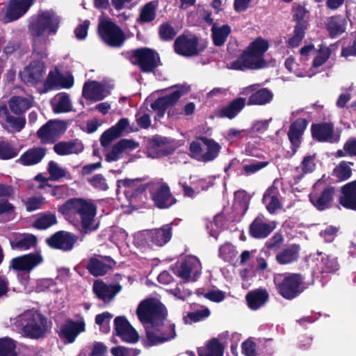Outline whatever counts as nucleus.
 <instances>
[{
    "instance_id": "obj_1",
    "label": "nucleus",
    "mask_w": 356,
    "mask_h": 356,
    "mask_svg": "<svg viewBox=\"0 0 356 356\" xmlns=\"http://www.w3.org/2000/svg\"><path fill=\"white\" fill-rule=\"evenodd\" d=\"M137 315L143 323L152 325V327L159 333L161 337H170V340L176 337L175 325L173 323H165L167 309L159 301L145 300L140 302L137 308Z\"/></svg>"
},
{
    "instance_id": "obj_2",
    "label": "nucleus",
    "mask_w": 356,
    "mask_h": 356,
    "mask_svg": "<svg viewBox=\"0 0 356 356\" xmlns=\"http://www.w3.org/2000/svg\"><path fill=\"white\" fill-rule=\"evenodd\" d=\"M63 216H74L79 222V230L82 234L96 231L99 221L95 218L97 206L90 201L81 198H72L58 207Z\"/></svg>"
},
{
    "instance_id": "obj_3",
    "label": "nucleus",
    "mask_w": 356,
    "mask_h": 356,
    "mask_svg": "<svg viewBox=\"0 0 356 356\" xmlns=\"http://www.w3.org/2000/svg\"><path fill=\"white\" fill-rule=\"evenodd\" d=\"M305 277L301 273H284L274 276L276 290L284 299L291 300L300 295L304 289Z\"/></svg>"
},
{
    "instance_id": "obj_4",
    "label": "nucleus",
    "mask_w": 356,
    "mask_h": 356,
    "mask_svg": "<svg viewBox=\"0 0 356 356\" xmlns=\"http://www.w3.org/2000/svg\"><path fill=\"white\" fill-rule=\"evenodd\" d=\"M23 333L31 339H40L47 331V319L36 310H27L19 316Z\"/></svg>"
},
{
    "instance_id": "obj_5",
    "label": "nucleus",
    "mask_w": 356,
    "mask_h": 356,
    "mask_svg": "<svg viewBox=\"0 0 356 356\" xmlns=\"http://www.w3.org/2000/svg\"><path fill=\"white\" fill-rule=\"evenodd\" d=\"M130 62L138 65L143 73L153 72L160 65L159 54L147 47L138 48L127 53Z\"/></svg>"
},
{
    "instance_id": "obj_6",
    "label": "nucleus",
    "mask_w": 356,
    "mask_h": 356,
    "mask_svg": "<svg viewBox=\"0 0 356 356\" xmlns=\"http://www.w3.org/2000/svg\"><path fill=\"white\" fill-rule=\"evenodd\" d=\"M60 17L52 10L38 13L35 20L29 26V31L32 36H41L45 31L49 35L56 33L60 24Z\"/></svg>"
},
{
    "instance_id": "obj_7",
    "label": "nucleus",
    "mask_w": 356,
    "mask_h": 356,
    "mask_svg": "<svg viewBox=\"0 0 356 356\" xmlns=\"http://www.w3.org/2000/svg\"><path fill=\"white\" fill-rule=\"evenodd\" d=\"M97 33L105 44L113 48L121 47L126 40L121 28L111 19L101 20L99 22Z\"/></svg>"
},
{
    "instance_id": "obj_8",
    "label": "nucleus",
    "mask_w": 356,
    "mask_h": 356,
    "mask_svg": "<svg viewBox=\"0 0 356 356\" xmlns=\"http://www.w3.org/2000/svg\"><path fill=\"white\" fill-rule=\"evenodd\" d=\"M220 146L213 140L200 137L190 144L191 156L199 161L208 162L218 155Z\"/></svg>"
},
{
    "instance_id": "obj_9",
    "label": "nucleus",
    "mask_w": 356,
    "mask_h": 356,
    "mask_svg": "<svg viewBox=\"0 0 356 356\" xmlns=\"http://www.w3.org/2000/svg\"><path fill=\"white\" fill-rule=\"evenodd\" d=\"M321 185L320 181L315 184L309 199L318 211H323L332 207L336 189L334 186L330 185L324 184L322 187Z\"/></svg>"
},
{
    "instance_id": "obj_10",
    "label": "nucleus",
    "mask_w": 356,
    "mask_h": 356,
    "mask_svg": "<svg viewBox=\"0 0 356 356\" xmlns=\"http://www.w3.org/2000/svg\"><path fill=\"white\" fill-rule=\"evenodd\" d=\"M267 63L264 57L259 56L246 49L236 60L231 68L236 70H259L266 67Z\"/></svg>"
},
{
    "instance_id": "obj_11",
    "label": "nucleus",
    "mask_w": 356,
    "mask_h": 356,
    "mask_svg": "<svg viewBox=\"0 0 356 356\" xmlns=\"http://www.w3.org/2000/svg\"><path fill=\"white\" fill-rule=\"evenodd\" d=\"M204 48V47H199V39L195 35L188 38L185 35H181L174 42L175 53L183 56H197Z\"/></svg>"
},
{
    "instance_id": "obj_12",
    "label": "nucleus",
    "mask_w": 356,
    "mask_h": 356,
    "mask_svg": "<svg viewBox=\"0 0 356 356\" xmlns=\"http://www.w3.org/2000/svg\"><path fill=\"white\" fill-rule=\"evenodd\" d=\"M276 228L275 221L269 222L261 213L257 215L248 227L249 236L254 239H264Z\"/></svg>"
},
{
    "instance_id": "obj_13",
    "label": "nucleus",
    "mask_w": 356,
    "mask_h": 356,
    "mask_svg": "<svg viewBox=\"0 0 356 356\" xmlns=\"http://www.w3.org/2000/svg\"><path fill=\"white\" fill-rule=\"evenodd\" d=\"M150 195L154 205L159 209H168L177 202L166 183H160L150 191Z\"/></svg>"
},
{
    "instance_id": "obj_14",
    "label": "nucleus",
    "mask_w": 356,
    "mask_h": 356,
    "mask_svg": "<svg viewBox=\"0 0 356 356\" xmlns=\"http://www.w3.org/2000/svg\"><path fill=\"white\" fill-rule=\"evenodd\" d=\"M65 129L66 126L63 122L49 120L38 130L37 136L43 144L53 143Z\"/></svg>"
},
{
    "instance_id": "obj_15",
    "label": "nucleus",
    "mask_w": 356,
    "mask_h": 356,
    "mask_svg": "<svg viewBox=\"0 0 356 356\" xmlns=\"http://www.w3.org/2000/svg\"><path fill=\"white\" fill-rule=\"evenodd\" d=\"M114 265L115 261L111 257L94 254L89 258L86 268L92 275L100 277L105 275Z\"/></svg>"
},
{
    "instance_id": "obj_16",
    "label": "nucleus",
    "mask_w": 356,
    "mask_h": 356,
    "mask_svg": "<svg viewBox=\"0 0 356 356\" xmlns=\"http://www.w3.org/2000/svg\"><path fill=\"white\" fill-rule=\"evenodd\" d=\"M42 262L43 258L40 253H30L13 258L10 261V268L18 271L29 273Z\"/></svg>"
},
{
    "instance_id": "obj_17",
    "label": "nucleus",
    "mask_w": 356,
    "mask_h": 356,
    "mask_svg": "<svg viewBox=\"0 0 356 356\" xmlns=\"http://www.w3.org/2000/svg\"><path fill=\"white\" fill-rule=\"evenodd\" d=\"M77 241V236L70 232L58 231L47 238L48 245L64 251L71 250Z\"/></svg>"
},
{
    "instance_id": "obj_18",
    "label": "nucleus",
    "mask_w": 356,
    "mask_h": 356,
    "mask_svg": "<svg viewBox=\"0 0 356 356\" xmlns=\"http://www.w3.org/2000/svg\"><path fill=\"white\" fill-rule=\"evenodd\" d=\"M140 235L147 243H152L158 246H163L170 240L172 228L170 225H165L160 229L143 230Z\"/></svg>"
},
{
    "instance_id": "obj_19",
    "label": "nucleus",
    "mask_w": 356,
    "mask_h": 356,
    "mask_svg": "<svg viewBox=\"0 0 356 356\" xmlns=\"http://www.w3.org/2000/svg\"><path fill=\"white\" fill-rule=\"evenodd\" d=\"M308 123L309 122L306 119L299 118L289 126L287 136L291 144L293 154L296 152L301 145L302 136L307 127Z\"/></svg>"
},
{
    "instance_id": "obj_20",
    "label": "nucleus",
    "mask_w": 356,
    "mask_h": 356,
    "mask_svg": "<svg viewBox=\"0 0 356 356\" xmlns=\"http://www.w3.org/2000/svg\"><path fill=\"white\" fill-rule=\"evenodd\" d=\"M122 286L118 284H106L102 281H95L92 286V291L96 296L104 303H110L117 293L121 291Z\"/></svg>"
},
{
    "instance_id": "obj_21",
    "label": "nucleus",
    "mask_w": 356,
    "mask_h": 356,
    "mask_svg": "<svg viewBox=\"0 0 356 356\" xmlns=\"http://www.w3.org/2000/svg\"><path fill=\"white\" fill-rule=\"evenodd\" d=\"M109 94L106 86L96 81H86L83 87L82 96L92 102H98L104 99Z\"/></svg>"
},
{
    "instance_id": "obj_22",
    "label": "nucleus",
    "mask_w": 356,
    "mask_h": 356,
    "mask_svg": "<svg viewBox=\"0 0 356 356\" xmlns=\"http://www.w3.org/2000/svg\"><path fill=\"white\" fill-rule=\"evenodd\" d=\"M34 0H10L6 13V22H10L23 16L33 4Z\"/></svg>"
},
{
    "instance_id": "obj_23",
    "label": "nucleus",
    "mask_w": 356,
    "mask_h": 356,
    "mask_svg": "<svg viewBox=\"0 0 356 356\" xmlns=\"http://www.w3.org/2000/svg\"><path fill=\"white\" fill-rule=\"evenodd\" d=\"M182 95L180 90H177L169 95L156 99L151 104V108L157 113L159 118H163L166 110L173 106Z\"/></svg>"
},
{
    "instance_id": "obj_24",
    "label": "nucleus",
    "mask_w": 356,
    "mask_h": 356,
    "mask_svg": "<svg viewBox=\"0 0 356 356\" xmlns=\"http://www.w3.org/2000/svg\"><path fill=\"white\" fill-rule=\"evenodd\" d=\"M84 322H75L72 319H67L66 323L61 326L59 336L65 342L71 343L74 341L78 334L84 331Z\"/></svg>"
},
{
    "instance_id": "obj_25",
    "label": "nucleus",
    "mask_w": 356,
    "mask_h": 356,
    "mask_svg": "<svg viewBox=\"0 0 356 356\" xmlns=\"http://www.w3.org/2000/svg\"><path fill=\"white\" fill-rule=\"evenodd\" d=\"M311 134L313 139L318 142H332L334 137V125L331 122L312 124Z\"/></svg>"
},
{
    "instance_id": "obj_26",
    "label": "nucleus",
    "mask_w": 356,
    "mask_h": 356,
    "mask_svg": "<svg viewBox=\"0 0 356 356\" xmlns=\"http://www.w3.org/2000/svg\"><path fill=\"white\" fill-rule=\"evenodd\" d=\"M45 65L42 60H33L25 67L24 71V81L35 84L39 83L44 73Z\"/></svg>"
},
{
    "instance_id": "obj_27",
    "label": "nucleus",
    "mask_w": 356,
    "mask_h": 356,
    "mask_svg": "<svg viewBox=\"0 0 356 356\" xmlns=\"http://www.w3.org/2000/svg\"><path fill=\"white\" fill-rule=\"evenodd\" d=\"M339 203L345 209L356 211V180L341 187Z\"/></svg>"
},
{
    "instance_id": "obj_28",
    "label": "nucleus",
    "mask_w": 356,
    "mask_h": 356,
    "mask_svg": "<svg viewBox=\"0 0 356 356\" xmlns=\"http://www.w3.org/2000/svg\"><path fill=\"white\" fill-rule=\"evenodd\" d=\"M139 144L131 139H121L115 143L111 151L105 155V160L107 162H113L119 160L125 149L133 150L136 149Z\"/></svg>"
},
{
    "instance_id": "obj_29",
    "label": "nucleus",
    "mask_w": 356,
    "mask_h": 356,
    "mask_svg": "<svg viewBox=\"0 0 356 356\" xmlns=\"http://www.w3.org/2000/svg\"><path fill=\"white\" fill-rule=\"evenodd\" d=\"M128 125V119H120L115 125L111 127L102 134L100 137L101 145L104 147L108 146L113 140L122 136Z\"/></svg>"
},
{
    "instance_id": "obj_30",
    "label": "nucleus",
    "mask_w": 356,
    "mask_h": 356,
    "mask_svg": "<svg viewBox=\"0 0 356 356\" xmlns=\"http://www.w3.org/2000/svg\"><path fill=\"white\" fill-rule=\"evenodd\" d=\"M300 246L298 244H290L275 255V261L280 265H288L297 261L300 257Z\"/></svg>"
},
{
    "instance_id": "obj_31",
    "label": "nucleus",
    "mask_w": 356,
    "mask_h": 356,
    "mask_svg": "<svg viewBox=\"0 0 356 356\" xmlns=\"http://www.w3.org/2000/svg\"><path fill=\"white\" fill-rule=\"evenodd\" d=\"M269 295L266 289H257L249 291L245 296L248 306L252 310L263 307L268 300Z\"/></svg>"
},
{
    "instance_id": "obj_32",
    "label": "nucleus",
    "mask_w": 356,
    "mask_h": 356,
    "mask_svg": "<svg viewBox=\"0 0 356 356\" xmlns=\"http://www.w3.org/2000/svg\"><path fill=\"white\" fill-rule=\"evenodd\" d=\"M262 202L266 204L268 212L274 214L276 210L282 208V203L279 200V191L276 187L272 186L265 191Z\"/></svg>"
},
{
    "instance_id": "obj_33",
    "label": "nucleus",
    "mask_w": 356,
    "mask_h": 356,
    "mask_svg": "<svg viewBox=\"0 0 356 356\" xmlns=\"http://www.w3.org/2000/svg\"><path fill=\"white\" fill-rule=\"evenodd\" d=\"M54 151L60 156L79 154L83 149L82 143L78 140L60 141L54 145Z\"/></svg>"
},
{
    "instance_id": "obj_34",
    "label": "nucleus",
    "mask_w": 356,
    "mask_h": 356,
    "mask_svg": "<svg viewBox=\"0 0 356 356\" xmlns=\"http://www.w3.org/2000/svg\"><path fill=\"white\" fill-rule=\"evenodd\" d=\"M0 121L8 124L14 131H20L25 126L24 117L11 115L6 105L0 106Z\"/></svg>"
},
{
    "instance_id": "obj_35",
    "label": "nucleus",
    "mask_w": 356,
    "mask_h": 356,
    "mask_svg": "<svg viewBox=\"0 0 356 356\" xmlns=\"http://www.w3.org/2000/svg\"><path fill=\"white\" fill-rule=\"evenodd\" d=\"M346 22L343 16L338 15L330 17L325 24V29L331 38H335L346 31Z\"/></svg>"
},
{
    "instance_id": "obj_36",
    "label": "nucleus",
    "mask_w": 356,
    "mask_h": 356,
    "mask_svg": "<svg viewBox=\"0 0 356 356\" xmlns=\"http://www.w3.org/2000/svg\"><path fill=\"white\" fill-rule=\"evenodd\" d=\"M47 152L44 147H33L25 152L20 158L17 160L24 165H32L38 163L44 158Z\"/></svg>"
},
{
    "instance_id": "obj_37",
    "label": "nucleus",
    "mask_w": 356,
    "mask_h": 356,
    "mask_svg": "<svg viewBox=\"0 0 356 356\" xmlns=\"http://www.w3.org/2000/svg\"><path fill=\"white\" fill-rule=\"evenodd\" d=\"M200 265L199 261L195 258H190L180 264H176L172 268L174 273L178 277L184 279L188 280L191 277V273Z\"/></svg>"
},
{
    "instance_id": "obj_38",
    "label": "nucleus",
    "mask_w": 356,
    "mask_h": 356,
    "mask_svg": "<svg viewBox=\"0 0 356 356\" xmlns=\"http://www.w3.org/2000/svg\"><path fill=\"white\" fill-rule=\"evenodd\" d=\"M37 237L33 234H24L16 236L10 241V245L13 250H26L35 246Z\"/></svg>"
},
{
    "instance_id": "obj_39",
    "label": "nucleus",
    "mask_w": 356,
    "mask_h": 356,
    "mask_svg": "<svg viewBox=\"0 0 356 356\" xmlns=\"http://www.w3.org/2000/svg\"><path fill=\"white\" fill-rule=\"evenodd\" d=\"M273 98V93L267 88H261L252 93L248 97L247 104L265 105L270 103Z\"/></svg>"
},
{
    "instance_id": "obj_40",
    "label": "nucleus",
    "mask_w": 356,
    "mask_h": 356,
    "mask_svg": "<svg viewBox=\"0 0 356 356\" xmlns=\"http://www.w3.org/2000/svg\"><path fill=\"white\" fill-rule=\"evenodd\" d=\"M9 109L15 115H20L32 106L31 102L24 97L13 96L8 101Z\"/></svg>"
},
{
    "instance_id": "obj_41",
    "label": "nucleus",
    "mask_w": 356,
    "mask_h": 356,
    "mask_svg": "<svg viewBox=\"0 0 356 356\" xmlns=\"http://www.w3.org/2000/svg\"><path fill=\"white\" fill-rule=\"evenodd\" d=\"M197 352L199 356H222V343L218 339L213 338L205 347L199 348Z\"/></svg>"
},
{
    "instance_id": "obj_42",
    "label": "nucleus",
    "mask_w": 356,
    "mask_h": 356,
    "mask_svg": "<svg viewBox=\"0 0 356 356\" xmlns=\"http://www.w3.org/2000/svg\"><path fill=\"white\" fill-rule=\"evenodd\" d=\"M57 218L55 213L45 212L40 214L33 222V226L37 229H46L57 224Z\"/></svg>"
},
{
    "instance_id": "obj_43",
    "label": "nucleus",
    "mask_w": 356,
    "mask_h": 356,
    "mask_svg": "<svg viewBox=\"0 0 356 356\" xmlns=\"http://www.w3.org/2000/svg\"><path fill=\"white\" fill-rule=\"evenodd\" d=\"M245 99L243 97H237L224 106V118L230 120L234 118L245 107Z\"/></svg>"
},
{
    "instance_id": "obj_44",
    "label": "nucleus",
    "mask_w": 356,
    "mask_h": 356,
    "mask_svg": "<svg viewBox=\"0 0 356 356\" xmlns=\"http://www.w3.org/2000/svg\"><path fill=\"white\" fill-rule=\"evenodd\" d=\"M284 241V238L282 234L280 232H275L269 239L265 243V248L266 250H263L266 257H269L270 251L273 252H278Z\"/></svg>"
},
{
    "instance_id": "obj_45",
    "label": "nucleus",
    "mask_w": 356,
    "mask_h": 356,
    "mask_svg": "<svg viewBox=\"0 0 356 356\" xmlns=\"http://www.w3.org/2000/svg\"><path fill=\"white\" fill-rule=\"evenodd\" d=\"M145 331L146 339L144 340V344L146 346L151 347L170 341V337H161L159 333L156 332L150 324L145 327Z\"/></svg>"
},
{
    "instance_id": "obj_46",
    "label": "nucleus",
    "mask_w": 356,
    "mask_h": 356,
    "mask_svg": "<svg viewBox=\"0 0 356 356\" xmlns=\"http://www.w3.org/2000/svg\"><path fill=\"white\" fill-rule=\"evenodd\" d=\"M15 215V207L8 200H0V222L12 220Z\"/></svg>"
},
{
    "instance_id": "obj_47",
    "label": "nucleus",
    "mask_w": 356,
    "mask_h": 356,
    "mask_svg": "<svg viewBox=\"0 0 356 356\" xmlns=\"http://www.w3.org/2000/svg\"><path fill=\"white\" fill-rule=\"evenodd\" d=\"M269 47V42L267 40L257 37L250 43L247 49L256 55L264 57V54L268 51Z\"/></svg>"
},
{
    "instance_id": "obj_48",
    "label": "nucleus",
    "mask_w": 356,
    "mask_h": 356,
    "mask_svg": "<svg viewBox=\"0 0 356 356\" xmlns=\"http://www.w3.org/2000/svg\"><path fill=\"white\" fill-rule=\"evenodd\" d=\"M33 54L38 56L41 59L47 56V44L48 38L47 36H33Z\"/></svg>"
},
{
    "instance_id": "obj_49",
    "label": "nucleus",
    "mask_w": 356,
    "mask_h": 356,
    "mask_svg": "<svg viewBox=\"0 0 356 356\" xmlns=\"http://www.w3.org/2000/svg\"><path fill=\"white\" fill-rule=\"evenodd\" d=\"M15 349L16 343L13 339L8 337L0 338V356H17Z\"/></svg>"
},
{
    "instance_id": "obj_50",
    "label": "nucleus",
    "mask_w": 356,
    "mask_h": 356,
    "mask_svg": "<svg viewBox=\"0 0 356 356\" xmlns=\"http://www.w3.org/2000/svg\"><path fill=\"white\" fill-rule=\"evenodd\" d=\"M156 7L157 4L154 1H149L145 4L140 10V21L145 23L153 21L156 17Z\"/></svg>"
},
{
    "instance_id": "obj_51",
    "label": "nucleus",
    "mask_w": 356,
    "mask_h": 356,
    "mask_svg": "<svg viewBox=\"0 0 356 356\" xmlns=\"http://www.w3.org/2000/svg\"><path fill=\"white\" fill-rule=\"evenodd\" d=\"M350 165H353V163L342 161L334 169V175L339 181H345L348 179L352 175V169Z\"/></svg>"
},
{
    "instance_id": "obj_52",
    "label": "nucleus",
    "mask_w": 356,
    "mask_h": 356,
    "mask_svg": "<svg viewBox=\"0 0 356 356\" xmlns=\"http://www.w3.org/2000/svg\"><path fill=\"white\" fill-rule=\"evenodd\" d=\"M307 24H296L293 29V35L288 40V44L291 47H297L302 40L305 35Z\"/></svg>"
},
{
    "instance_id": "obj_53",
    "label": "nucleus",
    "mask_w": 356,
    "mask_h": 356,
    "mask_svg": "<svg viewBox=\"0 0 356 356\" xmlns=\"http://www.w3.org/2000/svg\"><path fill=\"white\" fill-rule=\"evenodd\" d=\"M140 181V179H125L123 180H118L117 182V187L119 188L122 185L124 187L130 188L132 189V193L135 195H137L138 194L143 193L146 190V186L145 184H140L138 186H136V183H138Z\"/></svg>"
},
{
    "instance_id": "obj_54",
    "label": "nucleus",
    "mask_w": 356,
    "mask_h": 356,
    "mask_svg": "<svg viewBox=\"0 0 356 356\" xmlns=\"http://www.w3.org/2000/svg\"><path fill=\"white\" fill-rule=\"evenodd\" d=\"M320 254L322 255L321 263L323 265L322 269L323 272L328 273H334L339 269V265L336 257L332 255L323 254L322 253H320Z\"/></svg>"
},
{
    "instance_id": "obj_55",
    "label": "nucleus",
    "mask_w": 356,
    "mask_h": 356,
    "mask_svg": "<svg viewBox=\"0 0 356 356\" xmlns=\"http://www.w3.org/2000/svg\"><path fill=\"white\" fill-rule=\"evenodd\" d=\"M19 150L8 142L0 140V159L8 160L15 157Z\"/></svg>"
},
{
    "instance_id": "obj_56",
    "label": "nucleus",
    "mask_w": 356,
    "mask_h": 356,
    "mask_svg": "<svg viewBox=\"0 0 356 356\" xmlns=\"http://www.w3.org/2000/svg\"><path fill=\"white\" fill-rule=\"evenodd\" d=\"M177 34V31L170 22L161 24L159 28V35L163 41L172 40Z\"/></svg>"
},
{
    "instance_id": "obj_57",
    "label": "nucleus",
    "mask_w": 356,
    "mask_h": 356,
    "mask_svg": "<svg viewBox=\"0 0 356 356\" xmlns=\"http://www.w3.org/2000/svg\"><path fill=\"white\" fill-rule=\"evenodd\" d=\"M251 134L249 129H238L236 128H230L227 131L225 136V139L230 143H234L241 140L245 136H248Z\"/></svg>"
},
{
    "instance_id": "obj_58",
    "label": "nucleus",
    "mask_w": 356,
    "mask_h": 356,
    "mask_svg": "<svg viewBox=\"0 0 356 356\" xmlns=\"http://www.w3.org/2000/svg\"><path fill=\"white\" fill-rule=\"evenodd\" d=\"M331 49L321 44L318 51V55L314 58L312 62L313 67H318L323 65L330 57Z\"/></svg>"
},
{
    "instance_id": "obj_59",
    "label": "nucleus",
    "mask_w": 356,
    "mask_h": 356,
    "mask_svg": "<svg viewBox=\"0 0 356 356\" xmlns=\"http://www.w3.org/2000/svg\"><path fill=\"white\" fill-rule=\"evenodd\" d=\"M316 154L308 155L303 158L300 166L302 169V175L298 177V179L300 180L302 177L309 173H312L316 169V163L314 162Z\"/></svg>"
},
{
    "instance_id": "obj_60",
    "label": "nucleus",
    "mask_w": 356,
    "mask_h": 356,
    "mask_svg": "<svg viewBox=\"0 0 356 356\" xmlns=\"http://www.w3.org/2000/svg\"><path fill=\"white\" fill-rule=\"evenodd\" d=\"M170 143V140L166 137L155 136L152 139V143L154 146L161 148L162 155L168 156L173 153L175 149L171 147H165Z\"/></svg>"
},
{
    "instance_id": "obj_61",
    "label": "nucleus",
    "mask_w": 356,
    "mask_h": 356,
    "mask_svg": "<svg viewBox=\"0 0 356 356\" xmlns=\"http://www.w3.org/2000/svg\"><path fill=\"white\" fill-rule=\"evenodd\" d=\"M47 170L51 179L53 181H58V179L65 177L67 175V170L60 168L59 165L54 161H51L49 163Z\"/></svg>"
},
{
    "instance_id": "obj_62",
    "label": "nucleus",
    "mask_w": 356,
    "mask_h": 356,
    "mask_svg": "<svg viewBox=\"0 0 356 356\" xmlns=\"http://www.w3.org/2000/svg\"><path fill=\"white\" fill-rule=\"evenodd\" d=\"M56 113H66L72 110V104L68 95L63 94L58 99L57 104L53 108Z\"/></svg>"
},
{
    "instance_id": "obj_63",
    "label": "nucleus",
    "mask_w": 356,
    "mask_h": 356,
    "mask_svg": "<svg viewBox=\"0 0 356 356\" xmlns=\"http://www.w3.org/2000/svg\"><path fill=\"white\" fill-rule=\"evenodd\" d=\"M61 79L62 74H60L57 70L55 71H50L44 81V86L47 90L58 88L61 83Z\"/></svg>"
},
{
    "instance_id": "obj_64",
    "label": "nucleus",
    "mask_w": 356,
    "mask_h": 356,
    "mask_svg": "<svg viewBox=\"0 0 356 356\" xmlns=\"http://www.w3.org/2000/svg\"><path fill=\"white\" fill-rule=\"evenodd\" d=\"M88 182L98 191H106L108 189L105 177L102 174H97L87 179Z\"/></svg>"
}]
</instances>
